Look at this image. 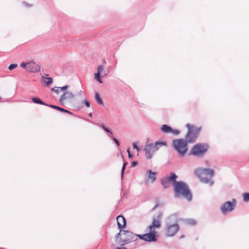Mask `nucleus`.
I'll return each mask as SVG.
<instances>
[{
	"mask_svg": "<svg viewBox=\"0 0 249 249\" xmlns=\"http://www.w3.org/2000/svg\"><path fill=\"white\" fill-rule=\"evenodd\" d=\"M174 196L176 198L183 197L188 201L192 199V196L188 185L183 181L176 182L174 187Z\"/></svg>",
	"mask_w": 249,
	"mask_h": 249,
	"instance_id": "nucleus-1",
	"label": "nucleus"
},
{
	"mask_svg": "<svg viewBox=\"0 0 249 249\" xmlns=\"http://www.w3.org/2000/svg\"><path fill=\"white\" fill-rule=\"evenodd\" d=\"M195 174L199 178L201 182L208 184L210 186L213 185V181L212 178L214 174L213 170L199 168L195 170Z\"/></svg>",
	"mask_w": 249,
	"mask_h": 249,
	"instance_id": "nucleus-2",
	"label": "nucleus"
},
{
	"mask_svg": "<svg viewBox=\"0 0 249 249\" xmlns=\"http://www.w3.org/2000/svg\"><path fill=\"white\" fill-rule=\"evenodd\" d=\"M167 142L165 141H159L155 143L146 144L144 150L147 159H151L155 152L161 146H166Z\"/></svg>",
	"mask_w": 249,
	"mask_h": 249,
	"instance_id": "nucleus-3",
	"label": "nucleus"
},
{
	"mask_svg": "<svg viewBox=\"0 0 249 249\" xmlns=\"http://www.w3.org/2000/svg\"><path fill=\"white\" fill-rule=\"evenodd\" d=\"M188 142L186 140L182 139L173 141V146L179 156H184L186 154L188 149Z\"/></svg>",
	"mask_w": 249,
	"mask_h": 249,
	"instance_id": "nucleus-4",
	"label": "nucleus"
},
{
	"mask_svg": "<svg viewBox=\"0 0 249 249\" xmlns=\"http://www.w3.org/2000/svg\"><path fill=\"white\" fill-rule=\"evenodd\" d=\"M173 219H176L175 215L170 216L166 224V234L168 236H174L179 230V227L177 222L173 224L171 223Z\"/></svg>",
	"mask_w": 249,
	"mask_h": 249,
	"instance_id": "nucleus-5",
	"label": "nucleus"
},
{
	"mask_svg": "<svg viewBox=\"0 0 249 249\" xmlns=\"http://www.w3.org/2000/svg\"><path fill=\"white\" fill-rule=\"evenodd\" d=\"M137 240L136 234L128 231H123L121 234V238L118 244L120 246H123L130 242H133Z\"/></svg>",
	"mask_w": 249,
	"mask_h": 249,
	"instance_id": "nucleus-6",
	"label": "nucleus"
},
{
	"mask_svg": "<svg viewBox=\"0 0 249 249\" xmlns=\"http://www.w3.org/2000/svg\"><path fill=\"white\" fill-rule=\"evenodd\" d=\"M186 127L188 128V132L186 135V139L189 142H192L196 140L201 128L196 127L189 124H187Z\"/></svg>",
	"mask_w": 249,
	"mask_h": 249,
	"instance_id": "nucleus-7",
	"label": "nucleus"
},
{
	"mask_svg": "<svg viewBox=\"0 0 249 249\" xmlns=\"http://www.w3.org/2000/svg\"><path fill=\"white\" fill-rule=\"evenodd\" d=\"M236 206V200L232 199L231 201H227L223 203L220 207L221 213L223 215L227 214L232 212L235 208Z\"/></svg>",
	"mask_w": 249,
	"mask_h": 249,
	"instance_id": "nucleus-8",
	"label": "nucleus"
},
{
	"mask_svg": "<svg viewBox=\"0 0 249 249\" xmlns=\"http://www.w3.org/2000/svg\"><path fill=\"white\" fill-rule=\"evenodd\" d=\"M177 178L175 173L171 172L169 176H167L161 179V184L164 189L169 188L170 185L175 187V184L178 182L177 181Z\"/></svg>",
	"mask_w": 249,
	"mask_h": 249,
	"instance_id": "nucleus-9",
	"label": "nucleus"
},
{
	"mask_svg": "<svg viewBox=\"0 0 249 249\" xmlns=\"http://www.w3.org/2000/svg\"><path fill=\"white\" fill-rule=\"evenodd\" d=\"M20 67L29 72L36 73L40 71L41 66L36 63L34 61L28 62H22L20 65Z\"/></svg>",
	"mask_w": 249,
	"mask_h": 249,
	"instance_id": "nucleus-10",
	"label": "nucleus"
},
{
	"mask_svg": "<svg viewBox=\"0 0 249 249\" xmlns=\"http://www.w3.org/2000/svg\"><path fill=\"white\" fill-rule=\"evenodd\" d=\"M209 148L207 144L199 143L194 145L191 152L190 154L196 157H201L208 150Z\"/></svg>",
	"mask_w": 249,
	"mask_h": 249,
	"instance_id": "nucleus-11",
	"label": "nucleus"
},
{
	"mask_svg": "<svg viewBox=\"0 0 249 249\" xmlns=\"http://www.w3.org/2000/svg\"><path fill=\"white\" fill-rule=\"evenodd\" d=\"M161 217V214L160 213L158 215V218H153L151 225H149L147 227V229L149 231H155L156 228H160L161 226V223L160 219Z\"/></svg>",
	"mask_w": 249,
	"mask_h": 249,
	"instance_id": "nucleus-12",
	"label": "nucleus"
},
{
	"mask_svg": "<svg viewBox=\"0 0 249 249\" xmlns=\"http://www.w3.org/2000/svg\"><path fill=\"white\" fill-rule=\"evenodd\" d=\"M149 232L145 233V241L156 242L157 241V237L155 231H149Z\"/></svg>",
	"mask_w": 249,
	"mask_h": 249,
	"instance_id": "nucleus-13",
	"label": "nucleus"
},
{
	"mask_svg": "<svg viewBox=\"0 0 249 249\" xmlns=\"http://www.w3.org/2000/svg\"><path fill=\"white\" fill-rule=\"evenodd\" d=\"M74 97V95L72 92L65 91L61 96L59 101L61 104H63L66 99L73 98Z\"/></svg>",
	"mask_w": 249,
	"mask_h": 249,
	"instance_id": "nucleus-14",
	"label": "nucleus"
},
{
	"mask_svg": "<svg viewBox=\"0 0 249 249\" xmlns=\"http://www.w3.org/2000/svg\"><path fill=\"white\" fill-rule=\"evenodd\" d=\"M117 225L119 229H122L125 227L126 221L124 217L122 215H119L117 217Z\"/></svg>",
	"mask_w": 249,
	"mask_h": 249,
	"instance_id": "nucleus-15",
	"label": "nucleus"
},
{
	"mask_svg": "<svg viewBox=\"0 0 249 249\" xmlns=\"http://www.w3.org/2000/svg\"><path fill=\"white\" fill-rule=\"evenodd\" d=\"M107 75L106 71L104 70L102 66L98 67L97 71L94 74V78H101Z\"/></svg>",
	"mask_w": 249,
	"mask_h": 249,
	"instance_id": "nucleus-16",
	"label": "nucleus"
},
{
	"mask_svg": "<svg viewBox=\"0 0 249 249\" xmlns=\"http://www.w3.org/2000/svg\"><path fill=\"white\" fill-rule=\"evenodd\" d=\"M148 178L147 180V183H153L156 179V173L153 172L151 170L148 171Z\"/></svg>",
	"mask_w": 249,
	"mask_h": 249,
	"instance_id": "nucleus-17",
	"label": "nucleus"
},
{
	"mask_svg": "<svg viewBox=\"0 0 249 249\" xmlns=\"http://www.w3.org/2000/svg\"><path fill=\"white\" fill-rule=\"evenodd\" d=\"M161 130L163 133H169L172 130V128L167 124H163L161 126Z\"/></svg>",
	"mask_w": 249,
	"mask_h": 249,
	"instance_id": "nucleus-18",
	"label": "nucleus"
},
{
	"mask_svg": "<svg viewBox=\"0 0 249 249\" xmlns=\"http://www.w3.org/2000/svg\"><path fill=\"white\" fill-rule=\"evenodd\" d=\"M68 88V86L66 85L62 87H54L52 89V91H54L56 93H58L60 91L66 90Z\"/></svg>",
	"mask_w": 249,
	"mask_h": 249,
	"instance_id": "nucleus-19",
	"label": "nucleus"
},
{
	"mask_svg": "<svg viewBox=\"0 0 249 249\" xmlns=\"http://www.w3.org/2000/svg\"><path fill=\"white\" fill-rule=\"evenodd\" d=\"M95 99L96 101L100 105H104V102L100 97V95L97 92H95Z\"/></svg>",
	"mask_w": 249,
	"mask_h": 249,
	"instance_id": "nucleus-20",
	"label": "nucleus"
},
{
	"mask_svg": "<svg viewBox=\"0 0 249 249\" xmlns=\"http://www.w3.org/2000/svg\"><path fill=\"white\" fill-rule=\"evenodd\" d=\"M53 79H41V83L46 86H49L53 83Z\"/></svg>",
	"mask_w": 249,
	"mask_h": 249,
	"instance_id": "nucleus-21",
	"label": "nucleus"
},
{
	"mask_svg": "<svg viewBox=\"0 0 249 249\" xmlns=\"http://www.w3.org/2000/svg\"><path fill=\"white\" fill-rule=\"evenodd\" d=\"M32 101L36 103V104H38L44 106H47V104L42 101L39 98H32Z\"/></svg>",
	"mask_w": 249,
	"mask_h": 249,
	"instance_id": "nucleus-22",
	"label": "nucleus"
},
{
	"mask_svg": "<svg viewBox=\"0 0 249 249\" xmlns=\"http://www.w3.org/2000/svg\"><path fill=\"white\" fill-rule=\"evenodd\" d=\"M243 200L244 202H247L249 201V192L242 194Z\"/></svg>",
	"mask_w": 249,
	"mask_h": 249,
	"instance_id": "nucleus-23",
	"label": "nucleus"
},
{
	"mask_svg": "<svg viewBox=\"0 0 249 249\" xmlns=\"http://www.w3.org/2000/svg\"><path fill=\"white\" fill-rule=\"evenodd\" d=\"M186 221L187 224L190 225H195L196 224V221L193 219H189L186 220Z\"/></svg>",
	"mask_w": 249,
	"mask_h": 249,
	"instance_id": "nucleus-24",
	"label": "nucleus"
},
{
	"mask_svg": "<svg viewBox=\"0 0 249 249\" xmlns=\"http://www.w3.org/2000/svg\"><path fill=\"white\" fill-rule=\"evenodd\" d=\"M122 231H120L116 235H115V240H116V242H118V243L120 241V238H119V236L121 235V234L122 233Z\"/></svg>",
	"mask_w": 249,
	"mask_h": 249,
	"instance_id": "nucleus-25",
	"label": "nucleus"
},
{
	"mask_svg": "<svg viewBox=\"0 0 249 249\" xmlns=\"http://www.w3.org/2000/svg\"><path fill=\"white\" fill-rule=\"evenodd\" d=\"M18 66V65L17 64H12L9 66L8 69L9 70L11 71L14 70V69L16 68Z\"/></svg>",
	"mask_w": 249,
	"mask_h": 249,
	"instance_id": "nucleus-26",
	"label": "nucleus"
},
{
	"mask_svg": "<svg viewBox=\"0 0 249 249\" xmlns=\"http://www.w3.org/2000/svg\"><path fill=\"white\" fill-rule=\"evenodd\" d=\"M101 126L103 128V129L106 132H109L111 134H112V132L108 128L106 127L104 124H101Z\"/></svg>",
	"mask_w": 249,
	"mask_h": 249,
	"instance_id": "nucleus-27",
	"label": "nucleus"
},
{
	"mask_svg": "<svg viewBox=\"0 0 249 249\" xmlns=\"http://www.w3.org/2000/svg\"><path fill=\"white\" fill-rule=\"evenodd\" d=\"M136 236H137V239H138V238H139L140 239H142V240H143L144 241H145V234H142V235L136 234Z\"/></svg>",
	"mask_w": 249,
	"mask_h": 249,
	"instance_id": "nucleus-28",
	"label": "nucleus"
},
{
	"mask_svg": "<svg viewBox=\"0 0 249 249\" xmlns=\"http://www.w3.org/2000/svg\"><path fill=\"white\" fill-rule=\"evenodd\" d=\"M170 133H172V134H173L174 135H178L180 133V131L178 130L173 129L172 128V130L171 131Z\"/></svg>",
	"mask_w": 249,
	"mask_h": 249,
	"instance_id": "nucleus-29",
	"label": "nucleus"
},
{
	"mask_svg": "<svg viewBox=\"0 0 249 249\" xmlns=\"http://www.w3.org/2000/svg\"><path fill=\"white\" fill-rule=\"evenodd\" d=\"M83 102L87 107H90V103L87 99H85Z\"/></svg>",
	"mask_w": 249,
	"mask_h": 249,
	"instance_id": "nucleus-30",
	"label": "nucleus"
},
{
	"mask_svg": "<svg viewBox=\"0 0 249 249\" xmlns=\"http://www.w3.org/2000/svg\"><path fill=\"white\" fill-rule=\"evenodd\" d=\"M126 164H127V162H124L123 164V166L122 170V178L123 177L124 172V169L125 168V166H126Z\"/></svg>",
	"mask_w": 249,
	"mask_h": 249,
	"instance_id": "nucleus-31",
	"label": "nucleus"
},
{
	"mask_svg": "<svg viewBox=\"0 0 249 249\" xmlns=\"http://www.w3.org/2000/svg\"><path fill=\"white\" fill-rule=\"evenodd\" d=\"M112 139L114 141V142H115L116 145L118 146H119L120 145V143H119V141L117 139H116L115 138H113Z\"/></svg>",
	"mask_w": 249,
	"mask_h": 249,
	"instance_id": "nucleus-32",
	"label": "nucleus"
},
{
	"mask_svg": "<svg viewBox=\"0 0 249 249\" xmlns=\"http://www.w3.org/2000/svg\"><path fill=\"white\" fill-rule=\"evenodd\" d=\"M133 148L134 149H137V151H139V147H138L137 145L136 144V143H133Z\"/></svg>",
	"mask_w": 249,
	"mask_h": 249,
	"instance_id": "nucleus-33",
	"label": "nucleus"
},
{
	"mask_svg": "<svg viewBox=\"0 0 249 249\" xmlns=\"http://www.w3.org/2000/svg\"><path fill=\"white\" fill-rule=\"evenodd\" d=\"M127 153H128V158H130V159L132 158V157H133V156H132V155L130 153L129 149H128L127 150Z\"/></svg>",
	"mask_w": 249,
	"mask_h": 249,
	"instance_id": "nucleus-34",
	"label": "nucleus"
},
{
	"mask_svg": "<svg viewBox=\"0 0 249 249\" xmlns=\"http://www.w3.org/2000/svg\"><path fill=\"white\" fill-rule=\"evenodd\" d=\"M47 106H49L50 107L54 108V109H56L57 107V106H54V105H47Z\"/></svg>",
	"mask_w": 249,
	"mask_h": 249,
	"instance_id": "nucleus-35",
	"label": "nucleus"
},
{
	"mask_svg": "<svg viewBox=\"0 0 249 249\" xmlns=\"http://www.w3.org/2000/svg\"><path fill=\"white\" fill-rule=\"evenodd\" d=\"M56 109H57L59 111H63V110H64V109L63 108H61L60 107H57V108Z\"/></svg>",
	"mask_w": 249,
	"mask_h": 249,
	"instance_id": "nucleus-36",
	"label": "nucleus"
},
{
	"mask_svg": "<svg viewBox=\"0 0 249 249\" xmlns=\"http://www.w3.org/2000/svg\"><path fill=\"white\" fill-rule=\"evenodd\" d=\"M100 83H103L104 82L102 80V79H96Z\"/></svg>",
	"mask_w": 249,
	"mask_h": 249,
	"instance_id": "nucleus-37",
	"label": "nucleus"
},
{
	"mask_svg": "<svg viewBox=\"0 0 249 249\" xmlns=\"http://www.w3.org/2000/svg\"><path fill=\"white\" fill-rule=\"evenodd\" d=\"M137 164V161H133L132 163V166L134 167V166H135Z\"/></svg>",
	"mask_w": 249,
	"mask_h": 249,
	"instance_id": "nucleus-38",
	"label": "nucleus"
},
{
	"mask_svg": "<svg viewBox=\"0 0 249 249\" xmlns=\"http://www.w3.org/2000/svg\"><path fill=\"white\" fill-rule=\"evenodd\" d=\"M62 112H67V113H70V114H72V113L70 112L69 110H66L65 109H64V110H63Z\"/></svg>",
	"mask_w": 249,
	"mask_h": 249,
	"instance_id": "nucleus-39",
	"label": "nucleus"
},
{
	"mask_svg": "<svg viewBox=\"0 0 249 249\" xmlns=\"http://www.w3.org/2000/svg\"><path fill=\"white\" fill-rule=\"evenodd\" d=\"M82 92H83L81 90H80V91L79 92V94L81 95Z\"/></svg>",
	"mask_w": 249,
	"mask_h": 249,
	"instance_id": "nucleus-40",
	"label": "nucleus"
},
{
	"mask_svg": "<svg viewBox=\"0 0 249 249\" xmlns=\"http://www.w3.org/2000/svg\"><path fill=\"white\" fill-rule=\"evenodd\" d=\"M115 249H122V248H120V247H116Z\"/></svg>",
	"mask_w": 249,
	"mask_h": 249,
	"instance_id": "nucleus-41",
	"label": "nucleus"
},
{
	"mask_svg": "<svg viewBox=\"0 0 249 249\" xmlns=\"http://www.w3.org/2000/svg\"><path fill=\"white\" fill-rule=\"evenodd\" d=\"M89 117H91L92 116V113H90L89 114Z\"/></svg>",
	"mask_w": 249,
	"mask_h": 249,
	"instance_id": "nucleus-42",
	"label": "nucleus"
},
{
	"mask_svg": "<svg viewBox=\"0 0 249 249\" xmlns=\"http://www.w3.org/2000/svg\"><path fill=\"white\" fill-rule=\"evenodd\" d=\"M184 237V235H182L181 236L180 238H182Z\"/></svg>",
	"mask_w": 249,
	"mask_h": 249,
	"instance_id": "nucleus-43",
	"label": "nucleus"
},
{
	"mask_svg": "<svg viewBox=\"0 0 249 249\" xmlns=\"http://www.w3.org/2000/svg\"><path fill=\"white\" fill-rule=\"evenodd\" d=\"M122 249H127V248H125V247H122Z\"/></svg>",
	"mask_w": 249,
	"mask_h": 249,
	"instance_id": "nucleus-44",
	"label": "nucleus"
},
{
	"mask_svg": "<svg viewBox=\"0 0 249 249\" xmlns=\"http://www.w3.org/2000/svg\"><path fill=\"white\" fill-rule=\"evenodd\" d=\"M49 75L48 74H45L46 76H48Z\"/></svg>",
	"mask_w": 249,
	"mask_h": 249,
	"instance_id": "nucleus-45",
	"label": "nucleus"
},
{
	"mask_svg": "<svg viewBox=\"0 0 249 249\" xmlns=\"http://www.w3.org/2000/svg\"><path fill=\"white\" fill-rule=\"evenodd\" d=\"M42 78H45L44 76H42Z\"/></svg>",
	"mask_w": 249,
	"mask_h": 249,
	"instance_id": "nucleus-46",
	"label": "nucleus"
}]
</instances>
